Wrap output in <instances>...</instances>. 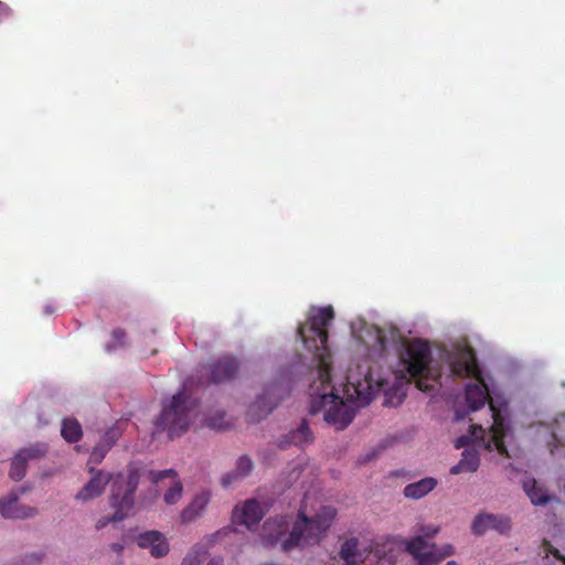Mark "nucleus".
I'll return each instance as SVG.
<instances>
[{"mask_svg": "<svg viewBox=\"0 0 565 565\" xmlns=\"http://www.w3.org/2000/svg\"><path fill=\"white\" fill-rule=\"evenodd\" d=\"M332 319L331 306L311 308L307 321L298 329L318 364L317 376L309 387L311 414H321L328 424L343 429L354 418L356 408L370 404L379 392H383L387 405L397 406L404 401L412 379L418 390L430 393L443 376H472L473 382L466 387V401L471 411L489 402L493 423L489 429L491 440L484 445L491 447L493 441L503 449L500 437L509 427L495 406L492 387L466 343H455L433 356L424 340H409L393 326L380 328L359 320L351 327L356 358L349 366L345 385L337 388L331 382L332 356L327 344V328Z\"/></svg>", "mask_w": 565, "mask_h": 565, "instance_id": "obj_1", "label": "nucleus"}, {"mask_svg": "<svg viewBox=\"0 0 565 565\" xmlns=\"http://www.w3.org/2000/svg\"><path fill=\"white\" fill-rule=\"evenodd\" d=\"M337 510L322 504L316 497L307 493L296 520L287 516L268 519L262 530L264 545L279 544L285 552L295 547H306L318 544L329 531Z\"/></svg>", "mask_w": 565, "mask_h": 565, "instance_id": "obj_2", "label": "nucleus"}, {"mask_svg": "<svg viewBox=\"0 0 565 565\" xmlns=\"http://www.w3.org/2000/svg\"><path fill=\"white\" fill-rule=\"evenodd\" d=\"M508 436L509 430H502L500 440L503 444V449L498 448L493 441L491 443V447H486L484 441H488L489 439L491 440L489 431H486L481 426L478 425L471 426V431L469 435H463L456 440V448H467L463 450L460 461L451 467L450 473L460 475L477 471L480 465L477 447H483L488 450L495 449L500 454H505L509 456L505 446V438H508Z\"/></svg>", "mask_w": 565, "mask_h": 565, "instance_id": "obj_3", "label": "nucleus"}, {"mask_svg": "<svg viewBox=\"0 0 565 565\" xmlns=\"http://www.w3.org/2000/svg\"><path fill=\"white\" fill-rule=\"evenodd\" d=\"M139 483V473L130 469L124 477L118 475L111 486L110 505L115 510L111 516H102L95 524L96 530L104 529L109 522H119L126 519L131 512L135 499L134 493Z\"/></svg>", "mask_w": 565, "mask_h": 565, "instance_id": "obj_4", "label": "nucleus"}, {"mask_svg": "<svg viewBox=\"0 0 565 565\" xmlns=\"http://www.w3.org/2000/svg\"><path fill=\"white\" fill-rule=\"evenodd\" d=\"M194 416V402L184 392H180L164 404L156 426L158 429L167 430L170 437H174L188 429Z\"/></svg>", "mask_w": 565, "mask_h": 565, "instance_id": "obj_5", "label": "nucleus"}, {"mask_svg": "<svg viewBox=\"0 0 565 565\" xmlns=\"http://www.w3.org/2000/svg\"><path fill=\"white\" fill-rule=\"evenodd\" d=\"M439 529L435 525H426L420 530L422 535H417L407 543V550L418 561L419 565H437L446 557L455 554V547L451 544L441 546L429 545L423 537H433Z\"/></svg>", "mask_w": 565, "mask_h": 565, "instance_id": "obj_6", "label": "nucleus"}, {"mask_svg": "<svg viewBox=\"0 0 565 565\" xmlns=\"http://www.w3.org/2000/svg\"><path fill=\"white\" fill-rule=\"evenodd\" d=\"M149 478L157 490L163 491L166 504L174 505L180 502L183 495V484L173 469L150 471Z\"/></svg>", "mask_w": 565, "mask_h": 565, "instance_id": "obj_7", "label": "nucleus"}, {"mask_svg": "<svg viewBox=\"0 0 565 565\" xmlns=\"http://www.w3.org/2000/svg\"><path fill=\"white\" fill-rule=\"evenodd\" d=\"M511 530V520L503 514L489 512L478 513L471 522V532L475 535H483L488 531H497L501 534Z\"/></svg>", "mask_w": 565, "mask_h": 565, "instance_id": "obj_8", "label": "nucleus"}, {"mask_svg": "<svg viewBox=\"0 0 565 565\" xmlns=\"http://www.w3.org/2000/svg\"><path fill=\"white\" fill-rule=\"evenodd\" d=\"M135 541L138 547L147 550L154 558H162L170 552L167 536L157 530L141 532L135 537Z\"/></svg>", "mask_w": 565, "mask_h": 565, "instance_id": "obj_9", "label": "nucleus"}, {"mask_svg": "<svg viewBox=\"0 0 565 565\" xmlns=\"http://www.w3.org/2000/svg\"><path fill=\"white\" fill-rule=\"evenodd\" d=\"M113 476L105 470L93 472L90 479L77 491L74 499L77 502L86 503L100 497Z\"/></svg>", "mask_w": 565, "mask_h": 565, "instance_id": "obj_10", "label": "nucleus"}, {"mask_svg": "<svg viewBox=\"0 0 565 565\" xmlns=\"http://www.w3.org/2000/svg\"><path fill=\"white\" fill-rule=\"evenodd\" d=\"M38 512V509L34 507L19 503V498L15 492L0 499V514L6 519H31L34 518Z\"/></svg>", "mask_w": 565, "mask_h": 565, "instance_id": "obj_11", "label": "nucleus"}, {"mask_svg": "<svg viewBox=\"0 0 565 565\" xmlns=\"http://www.w3.org/2000/svg\"><path fill=\"white\" fill-rule=\"evenodd\" d=\"M212 493L209 490H201L195 493L189 503L180 512L182 524H191L202 518L211 502Z\"/></svg>", "mask_w": 565, "mask_h": 565, "instance_id": "obj_12", "label": "nucleus"}, {"mask_svg": "<svg viewBox=\"0 0 565 565\" xmlns=\"http://www.w3.org/2000/svg\"><path fill=\"white\" fill-rule=\"evenodd\" d=\"M264 514L263 505L258 501L250 499L242 505L235 507L232 519L234 523L245 525L252 530L263 519Z\"/></svg>", "mask_w": 565, "mask_h": 565, "instance_id": "obj_13", "label": "nucleus"}, {"mask_svg": "<svg viewBox=\"0 0 565 565\" xmlns=\"http://www.w3.org/2000/svg\"><path fill=\"white\" fill-rule=\"evenodd\" d=\"M371 554V543L358 539L347 540L340 551L344 565H358L363 563Z\"/></svg>", "mask_w": 565, "mask_h": 565, "instance_id": "obj_14", "label": "nucleus"}, {"mask_svg": "<svg viewBox=\"0 0 565 565\" xmlns=\"http://www.w3.org/2000/svg\"><path fill=\"white\" fill-rule=\"evenodd\" d=\"M45 451L46 448L43 445H36L30 448L21 449L12 460L10 477L14 480H21L25 473L28 459L42 456L45 454Z\"/></svg>", "mask_w": 565, "mask_h": 565, "instance_id": "obj_15", "label": "nucleus"}, {"mask_svg": "<svg viewBox=\"0 0 565 565\" xmlns=\"http://www.w3.org/2000/svg\"><path fill=\"white\" fill-rule=\"evenodd\" d=\"M437 480L433 477L423 478L404 488V495L408 499L419 500L430 493L437 487Z\"/></svg>", "mask_w": 565, "mask_h": 565, "instance_id": "obj_16", "label": "nucleus"}, {"mask_svg": "<svg viewBox=\"0 0 565 565\" xmlns=\"http://www.w3.org/2000/svg\"><path fill=\"white\" fill-rule=\"evenodd\" d=\"M238 364L235 359L223 358L216 362L211 370L212 381L221 383L231 379L237 371Z\"/></svg>", "mask_w": 565, "mask_h": 565, "instance_id": "obj_17", "label": "nucleus"}, {"mask_svg": "<svg viewBox=\"0 0 565 565\" xmlns=\"http://www.w3.org/2000/svg\"><path fill=\"white\" fill-rule=\"evenodd\" d=\"M523 489L530 498L531 502L535 505H543L552 500L545 488L539 484L534 479H526L523 482Z\"/></svg>", "mask_w": 565, "mask_h": 565, "instance_id": "obj_18", "label": "nucleus"}, {"mask_svg": "<svg viewBox=\"0 0 565 565\" xmlns=\"http://www.w3.org/2000/svg\"><path fill=\"white\" fill-rule=\"evenodd\" d=\"M311 433L307 424L302 423L297 429L291 430L280 440V446L286 447L288 445L303 446L311 441Z\"/></svg>", "mask_w": 565, "mask_h": 565, "instance_id": "obj_19", "label": "nucleus"}, {"mask_svg": "<svg viewBox=\"0 0 565 565\" xmlns=\"http://www.w3.org/2000/svg\"><path fill=\"white\" fill-rule=\"evenodd\" d=\"M253 468V462L248 457H241L236 462V467L233 471L226 473L222 478L223 486H230L238 479H242L249 475Z\"/></svg>", "mask_w": 565, "mask_h": 565, "instance_id": "obj_20", "label": "nucleus"}, {"mask_svg": "<svg viewBox=\"0 0 565 565\" xmlns=\"http://www.w3.org/2000/svg\"><path fill=\"white\" fill-rule=\"evenodd\" d=\"M206 558L207 550L202 544H195L182 558L180 565H202Z\"/></svg>", "mask_w": 565, "mask_h": 565, "instance_id": "obj_21", "label": "nucleus"}, {"mask_svg": "<svg viewBox=\"0 0 565 565\" xmlns=\"http://www.w3.org/2000/svg\"><path fill=\"white\" fill-rule=\"evenodd\" d=\"M61 434L68 443L77 441L82 436V427L76 419L66 418L63 420Z\"/></svg>", "mask_w": 565, "mask_h": 565, "instance_id": "obj_22", "label": "nucleus"}, {"mask_svg": "<svg viewBox=\"0 0 565 565\" xmlns=\"http://www.w3.org/2000/svg\"><path fill=\"white\" fill-rule=\"evenodd\" d=\"M276 388H271L262 397H259L256 403L255 407H258L260 409V415L258 418L266 416L268 413L273 411V408L277 405V401H274V397L276 398Z\"/></svg>", "mask_w": 565, "mask_h": 565, "instance_id": "obj_23", "label": "nucleus"}, {"mask_svg": "<svg viewBox=\"0 0 565 565\" xmlns=\"http://www.w3.org/2000/svg\"><path fill=\"white\" fill-rule=\"evenodd\" d=\"M117 436H118V433L116 429H111V430L107 431L106 436H105L107 446L106 447H96L90 455V461L99 462L104 458L107 449L116 441Z\"/></svg>", "mask_w": 565, "mask_h": 565, "instance_id": "obj_24", "label": "nucleus"}, {"mask_svg": "<svg viewBox=\"0 0 565 565\" xmlns=\"http://www.w3.org/2000/svg\"><path fill=\"white\" fill-rule=\"evenodd\" d=\"M125 333L122 331H114L111 334V341L106 344L107 351H114L125 344Z\"/></svg>", "mask_w": 565, "mask_h": 565, "instance_id": "obj_25", "label": "nucleus"}, {"mask_svg": "<svg viewBox=\"0 0 565 565\" xmlns=\"http://www.w3.org/2000/svg\"><path fill=\"white\" fill-rule=\"evenodd\" d=\"M207 426L214 429H222L224 427V417L223 414H220L217 418H209L206 422Z\"/></svg>", "mask_w": 565, "mask_h": 565, "instance_id": "obj_26", "label": "nucleus"}, {"mask_svg": "<svg viewBox=\"0 0 565 565\" xmlns=\"http://www.w3.org/2000/svg\"><path fill=\"white\" fill-rule=\"evenodd\" d=\"M543 552H544V554H545L544 559H548L550 554H552L554 558H556V559H562V561L564 562V564H565V557H562V556L559 555L558 551H557V550H555L554 547H552L551 545H546V546L544 547V551H543Z\"/></svg>", "mask_w": 565, "mask_h": 565, "instance_id": "obj_27", "label": "nucleus"}, {"mask_svg": "<svg viewBox=\"0 0 565 565\" xmlns=\"http://www.w3.org/2000/svg\"><path fill=\"white\" fill-rule=\"evenodd\" d=\"M299 476H300L299 463H297L296 466L292 467L288 483H292L294 481H296L299 478Z\"/></svg>", "mask_w": 565, "mask_h": 565, "instance_id": "obj_28", "label": "nucleus"}, {"mask_svg": "<svg viewBox=\"0 0 565 565\" xmlns=\"http://www.w3.org/2000/svg\"><path fill=\"white\" fill-rule=\"evenodd\" d=\"M205 565H222V562L217 558H212Z\"/></svg>", "mask_w": 565, "mask_h": 565, "instance_id": "obj_29", "label": "nucleus"}, {"mask_svg": "<svg viewBox=\"0 0 565 565\" xmlns=\"http://www.w3.org/2000/svg\"><path fill=\"white\" fill-rule=\"evenodd\" d=\"M221 534H222V532H221V531H218V532H216V533L212 534V535L209 537V541H210V542H213V541H214L218 535H221Z\"/></svg>", "mask_w": 565, "mask_h": 565, "instance_id": "obj_30", "label": "nucleus"}, {"mask_svg": "<svg viewBox=\"0 0 565 565\" xmlns=\"http://www.w3.org/2000/svg\"><path fill=\"white\" fill-rule=\"evenodd\" d=\"M0 10H1L2 12H6V13H8V12H9V8H8L4 3H2L1 1H0Z\"/></svg>", "mask_w": 565, "mask_h": 565, "instance_id": "obj_31", "label": "nucleus"}, {"mask_svg": "<svg viewBox=\"0 0 565 565\" xmlns=\"http://www.w3.org/2000/svg\"><path fill=\"white\" fill-rule=\"evenodd\" d=\"M445 565H457V563L455 561H449Z\"/></svg>", "mask_w": 565, "mask_h": 565, "instance_id": "obj_32", "label": "nucleus"}, {"mask_svg": "<svg viewBox=\"0 0 565 565\" xmlns=\"http://www.w3.org/2000/svg\"><path fill=\"white\" fill-rule=\"evenodd\" d=\"M114 548H115L116 551H120L122 547H121L120 545H114Z\"/></svg>", "mask_w": 565, "mask_h": 565, "instance_id": "obj_33", "label": "nucleus"}, {"mask_svg": "<svg viewBox=\"0 0 565 565\" xmlns=\"http://www.w3.org/2000/svg\"><path fill=\"white\" fill-rule=\"evenodd\" d=\"M541 427H542V429H544V431H546V433L548 431V427L547 426H541Z\"/></svg>", "mask_w": 565, "mask_h": 565, "instance_id": "obj_34", "label": "nucleus"}]
</instances>
